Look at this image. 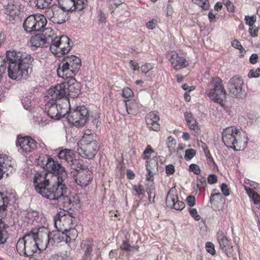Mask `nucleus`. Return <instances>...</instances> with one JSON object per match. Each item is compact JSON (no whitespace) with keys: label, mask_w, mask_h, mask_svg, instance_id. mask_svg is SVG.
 I'll return each mask as SVG.
<instances>
[{"label":"nucleus","mask_w":260,"mask_h":260,"mask_svg":"<svg viewBox=\"0 0 260 260\" xmlns=\"http://www.w3.org/2000/svg\"><path fill=\"white\" fill-rule=\"evenodd\" d=\"M177 61V62L173 65L174 68L175 70H179L185 68L188 65V61L185 58L180 57L179 56H178Z\"/></svg>","instance_id":"obj_39"},{"label":"nucleus","mask_w":260,"mask_h":260,"mask_svg":"<svg viewBox=\"0 0 260 260\" xmlns=\"http://www.w3.org/2000/svg\"><path fill=\"white\" fill-rule=\"evenodd\" d=\"M206 248L208 252L210 253L211 254L213 255L215 254L214 245L212 243L207 242L206 244Z\"/></svg>","instance_id":"obj_54"},{"label":"nucleus","mask_w":260,"mask_h":260,"mask_svg":"<svg viewBox=\"0 0 260 260\" xmlns=\"http://www.w3.org/2000/svg\"><path fill=\"white\" fill-rule=\"evenodd\" d=\"M61 9L67 11H81L87 6V0H57Z\"/></svg>","instance_id":"obj_14"},{"label":"nucleus","mask_w":260,"mask_h":260,"mask_svg":"<svg viewBox=\"0 0 260 260\" xmlns=\"http://www.w3.org/2000/svg\"><path fill=\"white\" fill-rule=\"evenodd\" d=\"M48 173L46 172L37 173L34 178V185L36 191L38 193L44 189V187L48 186L50 183L49 179L47 178Z\"/></svg>","instance_id":"obj_22"},{"label":"nucleus","mask_w":260,"mask_h":260,"mask_svg":"<svg viewBox=\"0 0 260 260\" xmlns=\"http://www.w3.org/2000/svg\"><path fill=\"white\" fill-rule=\"evenodd\" d=\"M35 235L37 237L36 238V241L37 242L39 250L46 249L50 243L52 245H53L50 232H48L47 230L45 232L38 231L35 233Z\"/></svg>","instance_id":"obj_21"},{"label":"nucleus","mask_w":260,"mask_h":260,"mask_svg":"<svg viewBox=\"0 0 260 260\" xmlns=\"http://www.w3.org/2000/svg\"><path fill=\"white\" fill-rule=\"evenodd\" d=\"M109 5L110 6V9L112 10L111 13L114 12L113 10L114 8H117L118 6L122 4L121 0H109Z\"/></svg>","instance_id":"obj_52"},{"label":"nucleus","mask_w":260,"mask_h":260,"mask_svg":"<svg viewBox=\"0 0 260 260\" xmlns=\"http://www.w3.org/2000/svg\"><path fill=\"white\" fill-rule=\"evenodd\" d=\"M65 233L67 235L69 243H70L72 240H75L78 236L77 230L73 227L68 229L67 231H65Z\"/></svg>","instance_id":"obj_38"},{"label":"nucleus","mask_w":260,"mask_h":260,"mask_svg":"<svg viewBox=\"0 0 260 260\" xmlns=\"http://www.w3.org/2000/svg\"><path fill=\"white\" fill-rule=\"evenodd\" d=\"M75 152L71 149H64L60 150L58 153V157L60 159L66 161L68 165L75 158Z\"/></svg>","instance_id":"obj_29"},{"label":"nucleus","mask_w":260,"mask_h":260,"mask_svg":"<svg viewBox=\"0 0 260 260\" xmlns=\"http://www.w3.org/2000/svg\"><path fill=\"white\" fill-rule=\"evenodd\" d=\"M24 7L21 4L20 0H15L10 2L7 6V10L12 16H18L20 12L23 10Z\"/></svg>","instance_id":"obj_28"},{"label":"nucleus","mask_w":260,"mask_h":260,"mask_svg":"<svg viewBox=\"0 0 260 260\" xmlns=\"http://www.w3.org/2000/svg\"><path fill=\"white\" fill-rule=\"evenodd\" d=\"M260 76V68H257L255 70L252 69L250 70L248 77L251 78H257Z\"/></svg>","instance_id":"obj_53"},{"label":"nucleus","mask_w":260,"mask_h":260,"mask_svg":"<svg viewBox=\"0 0 260 260\" xmlns=\"http://www.w3.org/2000/svg\"><path fill=\"white\" fill-rule=\"evenodd\" d=\"M166 203L167 207L177 210H182L185 207L184 203L178 200L177 194L174 188H171L168 192L166 199Z\"/></svg>","instance_id":"obj_19"},{"label":"nucleus","mask_w":260,"mask_h":260,"mask_svg":"<svg viewBox=\"0 0 260 260\" xmlns=\"http://www.w3.org/2000/svg\"><path fill=\"white\" fill-rule=\"evenodd\" d=\"M208 182L210 184H213L217 182V176L215 174H210L207 178Z\"/></svg>","instance_id":"obj_62"},{"label":"nucleus","mask_w":260,"mask_h":260,"mask_svg":"<svg viewBox=\"0 0 260 260\" xmlns=\"http://www.w3.org/2000/svg\"><path fill=\"white\" fill-rule=\"evenodd\" d=\"M65 87H67V96L72 98H77L80 93L81 86L78 82L72 77L68 81L64 82Z\"/></svg>","instance_id":"obj_24"},{"label":"nucleus","mask_w":260,"mask_h":260,"mask_svg":"<svg viewBox=\"0 0 260 260\" xmlns=\"http://www.w3.org/2000/svg\"><path fill=\"white\" fill-rule=\"evenodd\" d=\"M52 34L47 35L46 34L42 33L32 36L30 39V42L32 46L36 47H50V50H52V46L51 43H52Z\"/></svg>","instance_id":"obj_18"},{"label":"nucleus","mask_w":260,"mask_h":260,"mask_svg":"<svg viewBox=\"0 0 260 260\" xmlns=\"http://www.w3.org/2000/svg\"><path fill=\"white\" fill-rule=\"evenodd\" d=\"M92 250L91 246L88 245L82 260H91Z\"/></svg>","instance_id":"obj_51"},{"label":"nucleus","mask_w":260,"mask_h":260,"mask_svg":"<svg viewBox=\"0 0 260 260\" xmlns=\"http://www.w3.org/2000/svg\"><path fill=\"white\" fill-rule=\"evenodd\" d=\"M222 199H224L222 196L220 192L217 193H212L210 196L209 202L212 206V205L216 202L218 201H222Z\"/></svg>","instance_id":"obj_44"},{"label":"nucleus","mask_w":260,"mask_h":260,"mask_svg":"<svg viewBox=\"0 0 260 260\" xmlns=\"http://www.w3.org/2000/svg\"><path fill=\"white\" fill-rule=\"evenodd\" d=\"M152 68V65H151L150 63H146L141 67V70L142 73L146 74Z\"/></svg>","instance_id":"obj_61"},{"label":"nucleus","mask_w":260,"mask_h":260,"mask_svg":"<svg viewBox=\"0 0 260 260\" xmlns=\"http://www.w3.org/2000/svg\"><path fill=\"white\" fill-rule=\"evenodd\" d=\"M46 17L41 14L31 15L24 21L23 27L27 33L41 30L46 25Z\"/></svg>","instance_id":"obj_9"},{"label":"nucleus","mask_w":260,"mask_h":260,"mask_svg":"<svg viewBox=\"0 0 260 260\" xmlns=\"http://www.w3.org/2000/svg\"><path fill=\"white\" fill-rule=\"evenodd\" d=\"M148 196V200L151 203H155V191H149L147 192Z\"/></svg>","instance_id":"obj_63"},{"label":"nucleus","mask_w":260,"mask_h":260,"mask_svg":"<svg viewBox=\"0 0 260 260\" xmlns=\"http://www.w3.org/2000/svg\"><path fill=\"white\" fill-rule=\"evenodd\" d=\"M221 190L222 193L226 197H228L230 195V191L229 187L227 184L225 183L221 184L220 186Z\"/></svg>","instance_id":"obj_60"},{"label":"nucleus","mask_w":260,"mask_h":260,"mask_svg":"<svg viewBox=\"0 0 260 260\" xmlns=\"http://www.w3.org/2000/svg\"><path fill=\"white\" fill-rule=\"evenodd\" d=\"M51 37L53 39L51 43L52 50H51L52 53H57L59 52L63 55L71 50L72 47L71 43L72 42L67 36L63 35L58 37L52 32Z\"/></svg>","instance_id":"obj_10"},{"label":"nucleus","mask_w":260,"mask_h":260,"mask_svg":"<svg viewBox=\"0 0 260 260\" xmlns=\"http://www.w3.org/2000/svg\"><path fill=\"white\" fill-rule=\"evenodd\" d=\"M217 240L221 250L228 257L233 256L234 249L230 241L223 232L219 233L217 235Z\"/></svg>","instance_id":"obj_23"},{"label":"nucleus","mask_w":260,"mask_h":260,"mask_svg":"<svg viewBox=\"0 0 260 260\" xmlns=\"http://www.w3.org/2000/svg\"><path fill=\"white\" fill-rule=\"evenodd\" d=\"M55 228L59 231H67L68 229L76 226L78 223L77 218L64 214V212L57 213L54 217Z\"/></svg>","instance_id":"obj_11"},{"label":"nucleus","mask_w":260,"mask_h":260,"mask_svg":"<svg viewBox=\"0 0 260 260\" xmlns=\"http://www.w3.org/2000/svg\"><path fill=\"white\" fill-rule=\"evenodd\" d=\"M99 149L98 143H91L89 145L78 144V152L82 157L88 159H92Z\"/></svg>","instance_id":"obj_16"},{"label":"nucleus","mask_w":260,"mask_h":260,"mask_svg":"<svg viewBox=\"0 0 260 260\" xmlns=\"http://www.w3.org/2000/svg\"><path fill=\"white\" fill-rule=\"evenodd\" d=\"M49 260H70L67 255V252L61 253L60 254H52Z\"/></svg>","instance_id":"obj_45"},{"label":"nucleus","mask_w":260,"mask_h":260,"mask_svg":"<svg viewBox=\"0 0 260 260\" xmlns=\"http://www.w3.org/2000/svg\"><path fill=\"white\" fill-rule=\"evenodd\" d=\"M67 115L69 123L77 127L84 126L89 120V111L84 106H78L75 109L70 107Z\"/></svg>","instance_id":"obj_6"},{"label":"nucleus","mask_w":260,"mask_h":260,"mask_svg":"<svg viewBox=\"0 0 260 260\" xmlns=\"http://www.w3.org/2000/svg\"><path fill=\"white\" fill-rule=\"evenodd\" d=\"M37 236L32 231L26 233L22 238H20L16 244V249L20 255L31 257L39 250L36 241Z\"/></svg>","instance_id":"obj_4"},{"label":"nucleus","mask_w":260,"mask_h":260,"mask_svg":"<svg viewBox=\"0 0 260 260\" xmlns=\"http://www.w3.org/2000/svg\"><path fill=\"white\" fill-rule=\"evenodd\" d=\"M71 169L77 172V175L87 169V167L81 164L79 160L75 158L73 161L69 164Z\"/></svg>","instance_id":"obj_34"},{"label":"nucleus","mask_w":260,"mask_h":260,"mask_svg":"<svg viewBox=\"0 0 260 260\" xmlns=\"http://www.w3.org/2000/svg\"><path fill=\"white\" fill-rule=\"evenodd\" d=\"M148 117L149 119H150L151 121H159V117L158 115V112L155 111H152L147 114L145 118H148Z\"/></svg>","instance_id":"obj_49"},{"label":"nucleus","mask_w":260,"mask_h":260,"mask_svg":"<svg viewBox=\"0 0 260 260\" xmlns=\"http://www.w3.org/2000/svg\"><path fill=\"white\" fill-rule=\"evenodd\" d=\"M133 94V91L128 87L124 88L122 90V95L123 98L127 99Z\"/></svg>","instance_id":"obj_56"},{"label":"nucleus","mask_w":260,"mask_h":260,"mask_svg":"<svg viewBox=\"0 0 260 260\" xmlns=\"http://www.w3.org/2000/svg\"><path fill=\"white\" fill-rule=\"evenodd\" d=\"M96 135L94 133H90V134H84L82 139L79 141L80 145L87 144L91 143H98L96 141Z\"/></svg>","instance_id":"obj_33"},{"label":"nucleus","mask_w":260,"mask_h":260,"mask_svg":"<svg viewBox=\"0 0 260 260\" xmlns=\"http://www.w3.org/2000/svg\"><path fill=\"white\" fill-rule=\"evenodd\" d=\"M38 8L44 9L49 7L52 0H32Z\"/></svg>","instance_id":"obj_43"},{"label":"nucleus","mask_w":260,"mask_h":260,"mask_svg":"<svg viewBox=\"0 0 260 260\" xmlns=\"http://www.w3.org/2000/svg\"><path fill=\"white\" fill-rule=\"evenodd\" d=\"M211 84L212 85L213 88L207 93L209 98L223 107L224 104L223 101L226 98V92L222 80L218 77L212 78Z\"/></svg>","instance_id":"obj_8"},{"label":"nucleus","mask_w":260,"mask_h":260,"mask_svg":"<svg viewBox=\"0 0 260 260\" xmlns=\"http://www.w3.org/2000/svg\"><path fill=\"white\" fill-rule=\"evenodd\" d=\"M50 234L53 244L55 243H59L61 241H64L66 243H69L65 231H59L56 229V231H53L51 233L50 232Z\"/></svg>","instance_id":"obj_30"},{"label":"nucleus","mask_w":260,"mask_h":260,"mask_svg":"<svg viewBox=\"0 0 260 260\" xmlns=\"http://www.w3.org/2000/svg\"><path fill=\"white\" fill-rule=\"evenodd\" d=\"M59 192L57 191V196L54 201H57V204L60 209L65 211L68 209H71L74 206L75 201H72L74 198L69 197L67 194L68 192V188L66 184H63L59 188Z\"/></svg>","instance_id":"obj_13"},{"label":"nucleus","mask_w":260,"mask_h":260,"mask_svg":"<svg viewBox=\"0 0 260 260\" xmlns=\"http://www.w3.org/2000/svg\"><path fill=\"white\" fill-rule=\"evenodd\" d=\"M256 17L255 15L251 16H245V23L249 26V28L252 27L256 22Z\"/></svg>","instance_id":"obj_47"},{"label":"nucleus","mask_w":260,"mask_h":260,"mask_svg":"<svg viewBox=\"0 0 260 260\" xmlns=\"http://www.w3.org/2000/svg\"><path fill=\"white\" fill-rule=\"evenodd\" d=\"M77 175L78 178L76 179V182L78 185L81 187L87 186L92 180L91 172L88 168Z\"/></svg>","instance_id":"obj_26"},{"label":"nucleus","mask_w":260,"mask_h":260,"mask_svg":"<svg viewBox=\"0 0 260 260\" xmlns=\"http://www.w3.org/2000/svg\"><path fill=\"white\" fill-rule=\"evenodd\" d=\"M47 92L51 97L50 99L60 100L61 103L64 99H69L67 96V87L64 86V82L51 87Z\"/></svg>","instance_id":"obj_20"},{"label":"nucleus","mask_w":260,"mask_h":260,"mask_svg":"<svg viewBox=\"0 0 260 260\" xmlns=\"http://www.w3.org/2000/svg\"><path fill=\"white\" fill-rule=\"evenodd\" d=\"M38 163L46 171L48 175L52 174L56 177V183L66 184L68 174L65 168L61 164L55 161L50 156L43 154L39 156Z\"/></svg>","instance_id":"obj_2"},{"label":"nucleus","mask_w":260,"mask_h":260,"mask_svg":"<svg viewBox=\"0 0 260 260\" xmlns=\"http://www.w3.org/2000/svg\"><path fill=\"white\" fill-rule=\"evenodd\" d=\"M8 167H12L11 159L6 154H0V180L4 174L3 169L8 168Z\"/></svg>","instance_id":"obj_32"},{"label":"nucleus","mask_w":260,"mask_h":260,"mask_svg":"<svg viewBox=\"0 0 260 260\" xmlns=\"http://www.w3.org/2000/svg\"><path fill=\"white\" fill-rule=\"evenodd\" d=\"M7 61L0 57V82L5 72L7 64L9 78L13 80L26 79L28 77V70L34 61V58L25 52L9 50L6 52Z\"/></svg>","instance_id":"obj_1"},{"label":"nucleus","mask_w":260,"mask_h":260,"mask_svg":"<svg viewBox=\"0 0 260 260\" xmlns=\"http://www.w3.org/2000/svg\"><path fill=\"white\" fill-rule=\"evenodd\" d=\"M146 169L157 171L158 170L157 160L155 158H149L146 161Z\"/></svg>","instance_id":"obj_37"},{"label":"nucleus","mask_w":260,"mask_h":260,"mask_svg":"<svg viewBox=\"0 0 260 260\" xmlns=\"http://www.w3.org/2000/svg\"><path fill=\"white\" fill-rule=\"evenodd\" d=\"M15 201L14 197L11 199L4 193L0 192V244L5 243L8 238V233L6 230L7 225L3 221V218L6 216L5 212L10 202Z\"/></svg>","instance_id":"obj_7"},{"label":"nucleus","mask_w":260,"mask_h":260,"mask_svg":"<svg viewBox=\"0 0 260 260\" xmlns=\"http://www.w3.org/2000/svg\"><path fill=\"white\" fill-rule=\"evenodd\" d=\"M178 54L175 52H172L169 55V60L173 66L177 62V59L178 58Z\"/></svg>","instance_id":"obj_57"},{"label":"nucleus","mask_w":260,"mask_h":260,"mask_svg":"<svg viewBox=\"0 0 260 260\" xmlns=\"http://www.w3.org/2000/svg\"><path fill=\"white\" fill-rule=\"evenodd\" d=\"M62 185H63V184H59L56 182L52 184L50 182L48 186L44 187V189H42V190L39 191L38 193L44 198L54 201L57 196V191L59 192L60 190L59 188Z\"/></svg>","instance_id":"obj_25"},{"label":"nucleus","mask_w":260,"mask_h":260,"mask_svg":"<svg viewBox=\"0 0 260 260\" xmlns=\"http://www.w3.org/2000/svg\"><path fill=\"white\" fill-rule=\"evenodd\" d=\"M133 189L137 192V197L139 199H142L143 198L145 190L144 189L142 185H135L133 186Z\"/></svg>","instance_id":"obj_46"},{"label":"nucleus","mask_w":260,"mask_h":260,"mask_svg":"<svg viewBox=\"0 0 260 260\" xmlns=\"http://www.w3.org/2000/svg\"><path fill=\"white\" fill-rule=\"evenodd\" d=\"M186 201L190 207L194 206L196 204V198L192 196H188L186 199Z\"/></svg>","instance_id":"obj_58"},{"label":"nucleus","mask_w":260,"mask_h":260,"mask_svg":"<svg viewBox=\"0 0 260 260\" xmlns=\"http://www.w3.org/2000/svg\"><path fill=\"white\" fill-rule=\"evenodd\" d=\"M201 3L198 4L199 6H200L204 10H207L209 9V3L208 0H203L201 1Z\"/></svg>","instance_id":"obj_64"},{"label":"nucleus","mask_w":260,"mask_h":260,"mask_svg":"<svg viewBox=\"0 0 260 260\" xmlns=\"http://www.w3.org/2000/svg\"><path fill=\"white\" fill-rule=\"evenodd\" d=\"M188 212L191 216L196 220L199 221L201 219V216L198 214V211L196 209L189 208Z\"/></svg>","instance_id":"obj_55"},{"label":"nucleus","mask_w":260,"mask_h":260,"mask_svg":"<svg viewBox=\"0 0 260 260\" xmlns=\"http://www.w3.org/2000/svg\"><path fill=\"white\" fill-rule=\"evenodd\" d=\"M240 132L239 129L233 127H226L223 129L222 133V141L224 145L229 147L231 145H235L237 143V136H239Z\"/></svg>","instance_id":"obj_17"},{"label":"nucleus","mask_w":260,"mask_h":260,"mask_svg":"<svg viewBox=\"0 0 260 260\" xmlns=\"http://www.w3.org/2000/svg\"><path fill=\"white\" fill-rule=\"evenodd\" d=\"M16 145L17 147H20L18 151L25 154L35 149L37 146V142L30 137H18Z\"/></svg>","instance_id":"obj_15"},{"label":"nucleus","mask_w":260,"mask_h":260,"mask_svg":"<svg viewBox=\"0 0 260 260\" xmlns=\"http://www.w3.org/2000/svg\"><path fill=\"white\" fill-rule=\"evenodd\" d=\"M60 100L50 99L45 104V112L51 118L59 120L68 113L70 108L69 99H64L63 102Z\"/></svg>","instance_id":"obj_5"},{"label":"nucleus","mask_w":260,"mask_h":260,"mask_svg":"<svg viewBox=\"0 0 260 260\" xmlns=\"http://www.w3.org/2000/svg\"><path fill=\"white\" fill-rule=\"evenodd\" d=\"M189 170L192 171L196 175H199L201 172L199 166L194 164H192L189 166Z\"/></svg>","instance_id":"obj_59"},{"label":"nucleus","mask_w":260,"mask_h":260,"mask_svg":"<svg viewBox=\"0 0 260 260\" xmlns=\"http://www.w3.org/2000/svg\"><path fill=\"white\" fill-rule=\"evenodd\" d=\"M146 123L147 127L150 129L155 131H157L160 129V125L158 121H151L150 119L145 118Z\"/></svg>","instance_id":"obj_41"},{"label":"nucleus","mask_w":260,"mask_h":260,"mask_svg":"<svg viewBox=\"0 0 260 260\" xmlns=\"http://www.w3.org/2000/svg\"><path fill=\"white\" fill-rule=\"evenodd\" d=\"M196 154V151L194 149H189L185 151L184 158L186 160H190Z\"/></svg>","instance_id":"obj_48"},{"label":"nucleus","mask_w":260,"mask_h":260,"mask_svg":"<svg viewBox=\"0 0 260 260\" xmlns=\"http://www.w3.org/2000/svg\"><path fill=\"white\" fill-rule=\"evenodd\" d=\"M120 248L122 250H123L126 252H129L133 250L134 247L131 245L126 241H124L120 245Z\"/></svg>","instance_id":"obj_50"},{"label":"nucleus","mask_w":260,"mask_h":260,"mask_svg":"<svg viewBox=\"0 0 260 260\" xmlns=\"http://www.w3.org/2000/svg\"><path fill=\"white\" fill-rule=\"evenodd\" d=\"M197 188L201 190L202 189H205L207 186L206 179L203 175H199L197 177Z\"/></svg>","instance_id":"obj_40"},{"label":"nucleus","mask_w":260,"mask_h":260,"mask_svg":"<svg viewBox=\"0 0 260 260\" xmlns=\"http://www.w3.org/2000/svg\"><path fill=\"white\" fill-rule=\"evenodd\" d=\"M244 81L242 78L238 76H234L229 81L228 88L233 98L243 99L245 97L244 90L243 89Z\"/></svg>","instance_id":"obj_12"},{"label":"nucleus","mask_w":260,"mask_h":260,"mask_svg":"<svg viewBox=\"0 0 260 260\" xmlns=\"http://www.w3.org/2000/svg\"><path fill=\"white\" fill-rule=\"evenodd\" d=\"M184 116L187 124L190 129L198 131V125L196 118L190 112H186L184 113Z\"/></svg>","instance_id":"obj_31"},{"label":"nucleus","mask_w":260,"mask_h":260,"mask_svg":"<svg viewBox=\"0 0 260 260\" xmlns=\"http://www.w3.org/2000/svg\"><path fill=\"white\" fill-rule=\"evenodd\" d=\"M81 66V60L76 56L68 55L59 62L57 69V74L59 77L68 79L75 75Z\"/></svg>","instance_id":"obj_3"},{"label":"nucleus","mask_w":260,"mask_h":260,"mask_svg":"<svg viewBox=\"0 0 260 260\" xmlns=\"http://www.w3.org/2000/svg\"><path fill=\"white\" fill-rule=\"evenodd\" d=\"M56 10L53 13V16L51 18V21L54 23L59 24L65 23L69 18V14L66 10Z\"/></svg>","instance_id":"obj_27"},{"label":"nucleus","mask_w":260,"mask_h":260,"mask_svg":"<svg viewBox=\"0 0 260 260\" xmlns=\"http://www.w3.org/2000/svg\"><path fill=\"white\" fill-rule=\"evenodd\" d=\"M21 102L24 108L27 110H30L34 103L32 100V96L29 95L22 97Z\"/></svg>","instance_id":"obj_36"},{"label":"nucleus","mask_w":260,"mask_h":260,"mask_svg":"<svg viewBox=\"0 0 260 260\" xmlns=\"http://www.w3.org/2000/svg\"><path fill=\"white\" fill-rule=\"evenodd\" d=\"M167 144V147L169 149V151L170 152V155H171L173 152L175 151V147L176 145V140L173 138L171 136H170L168 138Z\"/></svg>","instance_id":"obj_42"},{"label":"nucleus","mask_w":260,"mask_h":260,"mask_svg":"<svg viewBox=\"0 0 260 260\" xmlns=\"http://www.w3.org/2000/svg\"><path fill=\"white\" fill-rule=\"evenodd\" d=\"M125 106L127 112L129 114L136 115L138 111L139 106L135 102L125 101Z\"/></svg>","instance_id":"obj_35"}]
</instances>
